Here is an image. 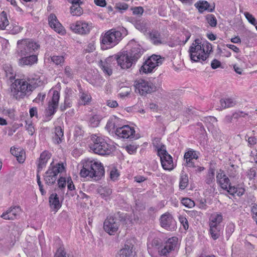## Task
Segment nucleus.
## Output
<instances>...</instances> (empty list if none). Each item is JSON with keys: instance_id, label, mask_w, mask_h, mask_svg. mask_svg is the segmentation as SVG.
I'll return each instance as SVG.
<instances>
[{"instance_id": "nucleus-1", "label": "nucleus", "mask_w": 257, "mask_h": 257, "mask_svg": "<svg viewBox=\"0 0 257 257\" xmlns=\"http://www.w3.org/2000/svg\"><path fill=\"white\" fill-rule=\"evenodd\" d=\"M127 34V31L123 28L120 30L112 29L107 31L100 37L101 48L105 50L114 47Z\"/></svg>"}, {"instance_id": "nucleus-2", "label": "nucleus", "mask_w": 257, "mask_h": 257, "mask_svg": "<svg viewBox=\"0 0 257 257\" xmlns=\"http://www.w3.org/2000/svg\"><path fill=\"white\" fill-rule=\"evenodd\" d=\"M89 145L90 150L94 153L102 155H109L115 150V147L106 142L102 137L92 135Z\"/></svg>"}, {"instance_id": "nucleus-3", "label": "nucleus", "mask_w": 257, "mask_h": 257, "mask_svg": "<svg viewBox=\"0 0 257 257\" xmlns=\"http://www.w3.org/2000/svg\"><path fill=\"white\" fill-rule=\"evenodd\" d=\"M40 45L32 39H25L20 40L17 42V54L18 56L37 54Z\"/></svg>"}, {"instance_id": "nucleus-4", "label": "nucleus", "mask_w": 257, "mask_h": 257, "mask_svg": "<svg viewBox=\"0 0 257 257\" xmlns=\"http://www.w3.org/2000/svg\"><path fill=\"white\" fill-rule=\"evenodd\" d=\"M36 88L27 81L21 79L18 84L12 85L11 96L17 100L23 98L26 95H29Z\"/></svg>"}, {"instance_id": "nucleus-5", "label": "nucleus", "mask_w": 257, "mask_h": 257, "mask_svg": "<svg viewBox=\"0 0 257 257\" xmlns=\"http://www.w3.org/2000/svg\"><path fill=\"white\" fill-rule=\"evenodd\" d=\"M65 167L64 163H58L55 164L53 161L50 165L48 170L44 175V180L46 184L51 186L54 185L57 179L59 173L65 171Z\"/></svg>"}, {"instance_id": "nucleus-6", "label": "nucleus", "mask_w": 257, "mask_h": 257, "mask_svg": "<svg viewBox=\"0 0 257 257\" xmlns=\"http://www.w3.org/2000/svg\"><path fill=\"white\" fill-rule=\"evenodd\" d=\"M178 249V239L169 238L159 248L158 255L154 257H175Z\"/></svg>"}, {"instance_id": "nucleus-7", "label": "nucleus", "mask_w": 257, "mask_h": 257, "mask_svg": "<svg viewBox=\"0 0 257 257\" xmlns=\"http://www.w3.org/2000/svg\"><path fill=\"white\" fill-rule=\"evenodd\" d=\"M188 52L192 61H204L207 59V56L203 54L201 42L199 39L195 40L190 47Z\"/></svg>"}, {"instance_id": "nucleus-8", "label": "nucleus", "mask_w": 257, "mask_h": 257, "mask_svg": "<svg viewBox=\"0 0 257 257\" xmlns=\"http://www.w3.org/2000/svg\"><path fill=\"white\" fill-rule=\"evenodd\" d=\"M164 58L159 55H153L148 58L140 69L141 73H151L157 66L161 65Z\"/></svg>"}, {"instance_id": "nucleus-9", "label": "nucleus", "mask_w": 257, "mask_h": 257, "mask_svg": "<svg viewBox=\"0 0 257 257\" xmlns=\"http://www.w3.org/2000/svg\"><path fill=\"white\" fill-rule=\"evenodd\" d=\"M126 47L127 49H129L125 51L126 53V57H129L134 64L136 63L144 53L143 48L134 40L130 41Z\"/></svg>"}, {"instance_id": "nucleus-10", "label": "nucleus", "mask_w": 257, "mask_h": 257, "mask_svg": "<svg viewBox=\"0 0 257 257\" xmlns=\"http://www.w3.org/2000/svg\"><path fill=\"white\" fill-rule=\"evenodd\" d=\"M135 92L141 95H146L156 90V86L151 81L139 79L135 82Z\"/></svg>"}, {"instance_id": "nucleus-11", "label": "nucleus", "mask_w": 257, "mask_h": 257, "mask_svg": "<svg viewBox=\"0 0 257 257\" xmlns=\"http://www.w3.org/2000/svg\"><path fill=\"white\" fill-rule=\"evenodd\" d=\"M69 27L73 32L82 35L89 34L92 28L89 24L81 21L70 24Z\"/></svg>"}, {"instance_id": "nucleus-12", "label": "nucleus", "mask_w": 257, "mask_h": 257, "mask_svg": "<svg viewBox=\"0 0 257 257\" xmlns=\"http://www.w3.org/2000/svg\"><path fill=\"white\" fill-rule=\"evenodd\" d=\"M119 223L113 216L107 217L103 223L104 230L109 235H113L117 231Z\"/></svg>"}, {"instance_id": "nucleus-13", "label": "nucleus", "mask_w": 257, "mask_h": 257, "mask_svg": "<svg viewBox=\"0 0 257 257\" xmlns=\"http://www.w3.org/2000/svg\"><path fill=\"white\" fill-rule=\"evenodd\" d=\"M60 98V94L57 90L53 91V94L51 101L49 102L48 109L47 110V117H51L56 112L58 106L59 100ZM51 118L48 119L49 120Z\"/></svg>"}, {"instance_id": "nucleus-14", "label": "nucleus", "mask_w": 257, "mask_h": 257, "mask_svg": "<svg viewBox=\"0 0 257 257\" xmlns=\"http://www.w3.org/2000/svg\"><path fill=\"white\" fill-rule=\"evenodd\" d=\"M160 223L161 227L168 230L172 231L175 229V221L172 215L168 212L161 216Z\"/></svg>"}, {"instance_id": "nucleus-15", "label": "nucleus", "mask_w": 257, "mask_h": 257, "mask_svg": "<svg viewBox=\"0 0 257 257\" xmlns=\"http://www.w3.org/2000/svg\"><path fill=\"white\" fill-rule=\"evenodd\" d=\"M115 134L119 138L123 139L135 138V131L128 125H124L118 127L115 130Z\"/></svg>"}, {"instance_id": "nucleus-16", "label": "nucleus", "mask_w": 257, "mask_h": 257, "mask_svg": "<svg viewBox=\"0 0 257 257\" xmlns=\"http://www.w3.org/2000/svg\"><path fill=\"white\" fill-rule=\"evenodd\" d=\"M82 164L83 167L80 172L81 177L84 178L89 177L91 178V176L94 175L95 174L94 173H92L93 170H94V168H93V160L87 159L84 160Z\"/></svg>"}, {"instance_id": "nucleus-17", "label": "nucleus", "mask_w": 257, "mask_h": 257, "mask_svg": "<svg viewBox=\"0 0 257 257\" xmlns=\"http://www.w3.org/2000/svg\"><path fill=\"white\" fill-rule=\"evenodd\" d=\"M21 211L20 206H12L1 215V217L6 220H14L18 218Z\"/></svg>"}, {"instance_id": "nucleus-18", "label": "nucleus", "mask_w": 257, "mask_h": 257, "mask_svg": "<svg viewBox=\"0 0 257 257\" xmlns=\"http://www.w3.org/2000/svg\"><path fill=\"white\" fill-rule=\"evenodd\" d=\"M216 182L223 190H227L228 186L231 183L228 177L226 175L224 171L221 169L217 172Z\"/></svg>"}, {"instance_id": "nucleus-19", "label": "nucleus", "mask_w": 257, "mask_h": 257, "mask_svg": "<svg viewBox=\"0 0 257 257\" xmlns=\"http://www.w3.org/2000/svg\"><path fill=\"white\" fill-rule=\"evenodd\" d=\"M118 65L120 66L122 69L130 68L134 64L129 57H126V53L125 51L122 52L119 55L115 57Z\"/></svg>"}, {"instance_id": "nucleus-20", "label": "nucleus", "mask_w": 257, "mask_h": 257, "mask_svg": "<svg viewBox=\"0 0 257 257\" xmlns=\"http://www.w3.org/2000/svg\"><path fill=\"white\" fill-rule=\"evenodd\" d=\"M48 21L50 27L59 34L64 33V29L62 25L58 21L56 16L54 14H51L48 18Z\"/></svg>"}, {"instance_id": "nucleus-21", "label": "nucleus", "mask_w": 257, "mask_h": 257, "mask_svg": "<svg viewBox=\"0 0 257 257\" xmlns=\"http://www.w3.org/2000/svg\"><path fill=\"white\" fill-rule=\"evenodd\" d=\"M93 164L94 170L93 173L95 174L91 176V178H94L95 180H100L104 175V169L102 164L98 161L93 160Z\"/></svg>"}, {"instance_id": "nucleus-22", "label": "nucleus", "mask_w": 257, "mask_h": 257, "mask_svg": "<svg viewBox=\"0 0 257 257\" xmlns=\"http://www.w3.org/2000/svg\"><path fill=\"white\" fill-rule=\"evenodd\" d=\"M198 158V156L195 151L192 149L189 150L185 153L184 156V159L186 162L185 166L190 168L196 167L193 162V159L197 160Z\"/></svg>"}, {"instance_id": "nucleus-23", "label": "nucleus", "mask_w": 257, "mask_h": 257, "mask_svg": "<svg viewBox=\"0 0 257 257\" xmlns=\"http://www.w3.org/2000/svg\"><path fill=\"white\" fill-rule=\"evenodd\" d=\"M51 157V153L47 151H44L41 154L37 165V171L38 173H40L46 166L48 160L50 159Z\"/></svg>"}, {"instance_id": "nucleus-24", "label": "nucleus", "mask_w": 257, "mask_h": 257, "mask_svg": "<svg viewBox=\"0 0 257 257\" xmlns=\"http://www.w3.org/2000/svg\"><path fill=\"white\" fill-rule=\"evenodd\" d=\"M21 57L19 60V64L21 66L32 65L38 61L37 54L23 55Z\"/></svg>"}, {"instance_id": "nucleus-25", "label": "nucleus", "mask_w": 257, "mask_h": 257, "mask_svg": "<svg viewBox=\"0 0 257 257\" xmlns=\"http://www.w3.org/2000/svg\"><path fill=\"white\" fill-rule=\"evenodd\" d=\"M194 6L201 13H203L205 11H207L209 12H212L214 11L215 9V5L214 3L212 6L210 5L209 3L206 1H199L196 3Z\"/></svg>"}, {"instance_id": "nucleus-26", "label": "nucleus", "mask_w": 257, "mask_h": 257, "mask_svg": "<svg viewBox=\"0 0 257 257\" xmlns=\"http://www.w3.org/2000/svg\"><path fill=\"white\" fill-rule=\"evenodd\" d=\"M50 206L52 211L56 212L61 207V203L56 193H53L50 195L49 198Z\"/></svg>"}, {"instance_id": "nucleus-27", "label": "nucleus", "mask_w": 257, "mask_h": 257, "mask_svg": "<svg viewBox=\"0 0 257 257\" xmlns=\"http://www.w3.org/2000/svg\"><path fill=\"white\" fill-rule=\"evenodd\" d=\"M161 162L162 167L166 170H172L174 168L173 159L170 155L161 157Z\"/></svg>"}, {"instance_id": "nucleus-28", "label": "nucleus", "mask_w": 257, "mask_h": 257, "mask_svg": "<svg viewBox=\"0 0 257 257\" xmlns=\"http://www.w3.org/2000/svg\"><path fill=\"white\" fill-rule=\"evenodd\" d=\"M223 216L221 213L214 212L211 214L209 219V225L221 226Z\"/></svg>"}, {"instance_id": "nucleus-29", "label": "nucleus", "mask_w": 257, "mask_h": 257, "mask_svg": "<svg viewBox=\"0 0 257 257\" xmlns=\"http://www.w3.org/2000/svg\"><path fill=\"white\" fill-rule=\"evenodd\" d=\"M11 153L17 158V161L20 163H22L25 159V152L21 148L12 147L10 150Z\"/></svg>"}, {"instance_id": "nucleus-30", "label": "nucleus", "mask_w": 257, "mask_h": 257, "mask_svg": "<svg viewBox=\"0 0 257 257\" xmlns=\"http://www.w3.org/2000/svg\"><path fill=\"white\" fill-rule=\"evenodd\" d=\"M209 232L213 240H216L219 238L222 232L221 226L209 225Z\"/></svg>"}, {"instance_id": "nucleus-31", "label": "nucleus", "mask_w": 257, "mask_h": 257, "mask_svg": "<svg viewBox=\"0 0 257 257\" xmlns=\"http://www.w3.org/2000/svg\"><path fill=\"white\" fill-rule=\"evenodd\" d=\"M134 245L132 243H127L124 245L119 251V255L120 257H129L133 253Z\"/></svg>"}, {"instance_id": "nucleus-32", "label": "nucleus", "mask_w": 257, "mask_h": 257, "mask_svg": "<svg viewBox=\"0 0 257 257\" xmlns=\"http://www.w3.org/2000/svg\"><path fill=\"white\" fill-rule=\"evenodd\" d=\"M133 24L135 28L142 32H146L147 31V25L145 20L138 19L133 21Z\"/></svg>"}, {"instance_id": "nucleus-33", "label": "nucleus", "mask_w": 257, "mask_h": 257, "mask_svg": "<svg viewBox=\"0 0 257 257\" xmlns=\"http://www.w3.org/2000/svg\"><path fill=\"white\" fill-rule=\"evenodd\" d=\"M150 39L152 43L156 45H158L163 43L162 38L160 32L157 31H153L150 34Z\"/></svg>"}, {"instance_id": "nucleus-34", "label": "nucleus", "mask_w": 257, "mask_h": 257, "mask_svg": "<svg viewBox=\"0 0 257 257\" xmlns=\"http://www.w3.org/2000/svg\"><path fill=\"white\" fill-rule=\"evenodd\" d=\"M215 169L210 167L208 170L207 173L205 177V182L208 185L214 184L215 182Z\"/></svg>"}, {"instance_id": "nucleus-35", "label": "nucleus", "mask_w": 257, "mask_h": 257, "mask_svg": "<svg viewBox=\"0 0 257 257\" xmlns=\"http://www.w3.org/2000/svg\"><path fill=\"white\" fill-rule=\"evenodd\" d=\"M79 100L78 103L79 105H85L87 104L91 100V97L88 93L84 92L82 90L80 91Z\"/></svg>"}, {"instance_id": "nucleus-36", "label": "nucleus", "mask_w": 257, "mask_h": 257, "mask_svg": "<svg viewBox=\"0 0 257 257\" xmlns=\"http://www.w3.org/2000/svg\"><path fill=\"white\" fill-rule=\"evenodd\" d=\"M64 136L63 130L61 126H58L55 128V136L53 137L54 142L59 144L61 143Z\"/></svg>"}, {"instance_id": "nucleus-37", "label": "nucleus", "mask_w": 257, "mask_h": 257, "mask_svg": "<svg viewBox=\"0 0 257 257\" xmlns=\"http://www.w3.org/2000/svg\"><path fill=\"white\" fill-rule=\"evenodd\" d=\"M220 106L217 109L222 110L223 109L232 107L235 105V102L231 98L221 99L220 100Z\"/></svg>"}, {"instance_id": "nucleus-38", "label": "nucleus", "mask_w": 257, "mask_h": 257, "mask_svg": "<svg viewBox=\"0 0 257 257\" xmlns=\"http://www.w3.org/2000/svg\"><path fill=\"white\" fill-rule=\"evenodd\" d=\"M188 177L186 174L182 173L180 175L179 181V188L181 190L185 189L188 185Z\"/></svg>"}, {"instance_id": "nucleus-39", "label": "nucleus", "mask_w": 257, "mask_h": 257, "mask_svg": "<svg viewBox=\"0 0 257 257\" xmlns=\"http://www.w3.org/2000/svg\"><path fill=\"white\" fill-rule=\"evenodd\" d=\"M9 24L7 14L5 11H3L0 14V29H5Z\"/></svg>"}, {"instance_id": "nucleus-40", "label": "nucleus", "mask_w": 257, "mask_h": 257, "mask_svg": "<svg viewBox=\"0 0 257 257\" xmlns=\"http://www.w3.org/2000/svg\"><path fill=\"white\" fill-rule=\"evenodd\" d=\"M203 54L207 56V58L209 56L210 52L212 51V45L209 42L205 41L201 43Z\"/></svg>"}, {"instance_id": "nucleus-41", "label": "nucleus", "mask_w": 257, "mask_h": 257, "mask_svg": "<svg viewBox=\"0 0 257 257\" xmlns=\"http://www.w3.org/2000/svg\"><path fill=\"white\" fill-rule=\"evenodd\" d=\"M98 193L102 197L109 196L112 193V190L107 187H100L97 189Z\"/></svg>"}, {"instance_id": "nucleus-42", "label": "nucleus", "mask_w": 257, "mask_h": 257, "mask_svg": "<svg viewBox=\"0 0 257 257\" xmlns=\"http://www.w3.org/2000/svg\"><path fill=\"white\" fill-rule=\"evenodd\" d=\"M109 61V58L106 59L105 62H102V61H100V66L101 68V69L103 70V72L108 76H110L112 74V70L109 66L107 61Z\"/></svg>"}, {"instance_id": "nucleus-43", "label": "nucleus", "mask_w": 257, "mask_h": 257, "mask_svg": "<svg viewBox=\"0 0 257 257\" xmlns=\"http://www.w3.org/2000/svg\"><path fill=\"white\" fill-rule=\"evenodd\" d=\"M51 59L57 65L62 66L65 62V58L63 56L54 55L51 57Z\"/></svg>"}, {"instance_id": "nucleus-44", "label": "nucleus", "mask_w": 257, "mask_h": 257, "mask_svg": "<svg viewBox=\"0 0 257 257\" xmlns=\"http://www.w3.org/2000/svg\"><path fill=\"white\" fill-rule=\"evenodd\" d=\"M100 117L98 115H93L90 118L89 125L92 127L98 126L100 122Z\"/></svg>"}, {"instance_id": "nucleus-45", "label": "nucleus", "mask_w": 257, "mask_h": 257, "mask_svg": "<svg viewBox=\"0 0 257 257\" xmlns=\"http://www.w3.org/2000/svg\"><path fill=\"white\" fill-rule=\"evenodd\" d=\"M205 18L207 23L211 27H216L217 25V20L214 15L212 14H208L206 16Z\"/></svg>"}, {"instance_id": "nucleus-46", "label": "nucleus", "mask_w": 257, "mask_h": 257, "mask_svg": "<svg viewBox=\"0 0 257 257\" xmlns=\"http://www.w3.org/2000/svg\"><path fill=\"white\" fill-rule=\"evenodd\" d=\"M71 13L73 16H80L82 13V10L80 5L72 6L70 8Z\"/></svg>"}, {"instance_id": "nucleus-47", "label": "nucleus", "mask_w": 257, "mask_h": 257, "mask_svg": "<svg viewBox=\"0 0 257 257\" xmlns=\"http://www.w3.org/2000/svg\"><path fill=\"white\" fill-rule=\"evenodd\" d=\"M72 106V101L70 99L69 96H66L63 105H61L60 106V109L63 111L68 108H70Z\"/></svg>"}, {"instance_id": "nucleus-48", "label": "nucleus", "mask_w": 257, "mask_h": 257, "mask_svg": "<svg viewBox=\"0 0 257 257\" xmlns=\"http://www.w3.org/2000/svg\"><path fill=\"white\" fill-rule=\"evenodd\" d=\"M182 204L185 207L191 208L195 206L194 202L188 198H183L181 200Z\"/></svg>"}, {"instance_id": "nucleus-49", "label": "nucleus", "mask_w": 257, "mask_h": 257, "mask_svg": "<svg viewBox=\"0 0 257 257\" xmlns=\"http://www.w3.org/2000/svg\"><path fill=\"white\" fill-rule=\"evenodd\" d=\"M131 92V88L128 87H124L121 88L120 92L118 95L120 98H124L130 95Z\"/></svg>"}, {"instance_id": "nucleus-50", "label": "nucleus", "mask_w": 257, "mask_h": 257, "mask_svg": "<svg viewBox=\"0 0 257 257\" xmlns=\"http://www.w3.org/2000/svg\"><path fill=\"white\" fill-rule=\"evenodd\" d=\"M25 122H26L25 127H26V130L28 132L29 134L30 135H31V136L33 135L35 132V130H34V127L33 125V124L32 123V121L30 120H26Z\"/></svg>"}, {"instance_id": "nucleus-51", "label": "nucleus", "mask_w": 257, "mask_h": 257, "mask_svg": "<svg viewBox=\"0 0 257 257\" xmlns=\"http://www.w3.org/2000/svg\"><path fill=\"white\" fill-rule=\"evenodd\" d=\"M54 257H69V255H66L64 248L61 246L58 248Z\"/></svg>"}, {"instance_id": "nucleus-52", "label": "nucleus", "mask_w": 257, "mask_h": 257, "mask_svg": "<svg viewBox=\"0 0 257 257\" xmlns=\"http://www.w3.org/2000/svg\"><path fill=\"white\" fill-rule=\"evenodd\" d=\"M179 220L181 224L182 225L184 229L185 230H187L189 228V224L187 218L183 216H180Z\"/></svg>"}, {"instance_id": "nucleus-53", "label": "nucleus", "mask_w": 257, "mask_h": 257, "mask_svg": "<svg viewBox=\"0 0 257 257\" xmlns=\"http://www.w3.org/2000/svg\"><path fill=\"white\" fill-rule=\"evenodd\" d=\"M234 231V225L233 224L230 223L228 224L226 227V237L228 238L231 234Z\"/></svg>"}, {"instance_id": "nucleus-54", "label": "nucleus", "mask_w": 257, "mask_h": 257, "mask_svg": "<svg viewBox=\"0 0 257 257\" xmlns=\"http://www.w3.org/2000/svg\"><path fill=\"white\" fill-rule=\"evenodd\" d=\"M39 173H38V172H37V183H38V185L39 187L40 191L42 195H44L46 194V191L43 189V185L42 184V182L41 181L40 175Z\"/></svg>"}, {"instance_id": "nucleus-55", "label": "nucleus", "mask_w": 257, "mask_h": 257, "mask_svg": "<svg viewBox=\"0 0 257 257\" xmlns=\"http://www.w3.org/2000/svg\"><path fill=\"white\" fill-rule=\"evenodd\" d=\"M244 16H245V18H246V19L248 20V21L251 24L255 26L256 29H257V26H255V25H256L255 19L252 16V15L250 14L248 12H245V13H244Z\"/></svg>"}, {"instance_id": "nucleus-56", "label": "nucleus", "mask_w": 257, "mask_h": 257, "mask_svg": "<svg viewBox=\"0 0 257 257\" xmlns=\"http://www.w3.org/2000/svg\"><path fill=\"white\" fill-rule=\"evenodd\" d=\"M64 74L68 78H73V71L70 66H67L64 69Z\"/></svg>"}, {"instance_id": "nucleus-57", "label": "nucleus", "mask_w": 257, "mask_h": 257, "mask_svg": "<svg viewBox=\"0 0 257 257\" xmlns=\"http://www.w3.org/2000/svg\"><path fill=\"white\" fill-rule=\"evenodd\" d=\"M158 154L159 156L160 157V159L162 157H166L167 155H169L168 152L165 149V147L164 145L161 146V148L158 149Z\"/></svg>"}, {"instance_id": "nucleus-58", "label": "nucleus", "mask_w": 257, "mask_h": 257, "mask_svg": "<svg viewBox=\"0 0 257 257\" xmlns=\"http://www.w3.org/2000/svg\"><path fill=\"white\" fill-rule=\"evenodd\" d=\"M133 14L135 15H142L144 13V9L142 7H136L132 9Z\"/></svg>"}, {"instance_id": "nucleus-59", "label": "nucleus", "mask_w": 257, "mask_h": 257, "mask_svg": "<svg viewBox=\"0 0 257 257\" xmlns=\"http://www.w3.org/2000/svg\"><path fill=\"white\" fill-rule=\"evenodd\" d=\"M162 244L161 240L159 238H155L152 241V246L156 247L158 250Z\"/></svg>"}, {"instance_id": "nucleus-60", "label": "nucleus", "mask_w": 257, "mask_h": 257, "mask_svg": "<svg viewBox=\"0 0 257 257\" xmlns=\"http://www.w3.org/2000/svg\"><path fill=\"white\" fill-rule=\"evenodd\" d=\"M119 176L117 170L115 168H112L110 172V177L113 180H116Z\"/></svg>"}, {"instance_id": "nucleus-61", "label": "nucleus", "mask_w": 257, "mask_h": 257, "mask_svg": "<svg viewBox=\"0 0 257 257\" xmlns=\"http://www.w3.org/2000/svg\"><path fill=\"white\" fill-rule=\"evenodd\" d=\"M256 170L255 168H251L247 172V176L249 180H255Z\"/></svg>"}, {"instance_id": "nucleus-62", "label": "nucleus", "mask_w": 257, "mask_h": 257, "mask_svg": "<svg viewBox=\"0 0 257 257\" xmlns=\"http://www.w3.org/2000/svg\"><path fill=\"white\" fill-rule=\"evenodd\" d=\"M116 8L119 10L125 11L128 9V6L125 3H118L116 4Z\"/></svg>"}, {"instance_id": "nucleus-63", "label": "nucleus", "mask_w": 257, "mask_h": 257, "mask_svg": "<svg viewBox=\"0 0 257 257\" xmlns=\"http://www.w3.org/2000/svg\"><path fill=\"white\" fill-rule=\"evenodd\" d=\"M105 128L109 131L115 128V123L112 119L108 120Z\"/></svg>"}, {"instance_id": "nucleus-64", "label": "nucleus", "mask_w": 257, "mask_h": 257, "mask_svg": "<svg viewBox=\"0 0 257 257\" xmlns=\"http://www.w3.org/2000/svg\"><path fill=\"white\" fill-rule=\"evenodd\" d=\"M226 190L230 195H234L236 193V192H237V188L235 187V186H231L230 183L228 186L227 190Z\"/></svg>"}]
</instances>
